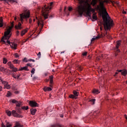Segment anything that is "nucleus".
<instances>
[{
    "mask_svg": "<svg viewBox=\"0 0 127 127\" xmlns=\"http://www.w3.org/2000/svg\"><path fill=\"white\" fill-rule=\"evenodd\" d=\"M29 105L31 106V107H38L39 105L35 101H29Z\"/></svg>",
    "mask_w": 127,
    "mask_h": 127,
    "instance_id": "f8f14e48",
    "label": "nucleus"
},
{
    "mask_svg": "<svg viewBox=\"0 0 127 127\" xmlns=\"http://www.w3.org/2000/svg\"><path fill=\"white\" fill-rule=\"evenodd\" d=\"M27 59L26 58H25L24 59H23V62H27Z\"/></svg>",
    "mask_w": 127,
    "mask_h": 127,
    "instance_id": "49530a36",
    "label": "nucleus"
},
{
    "mask_svg": "<svg viewBox=\"0 0 127 127\" xmlns=\"http://www.w3.org/2000/svg\"><path fill=\"white\" fill-rule=\"evenodd\" d=\"M2 26H3V21L2 18L1 17L0 18V27H2Z\"/></svg>",
    "mask_w": 127,
    "mask_h": 127,
    "instance_id": "b1692460",
    "label": "nucleus"
},
{
    "mask_svg": "<svg viewBox=\"0 0 127 127\" xmlns=\"http://www.w3.org/2000/svg\"><path fill=\"white\" fill-rule=\"evenodd\" d=\"M73 95L74 96V97H78V96H79V92L76 91V90H74L73 91Z\"/></svg>",
    "mask_w": 127,
    "mask_h": 127,
    "instance_id": "5701e85b",
    "label": "nucleus"
},
{
    "mask_svg": "<svg viewBox=\"0 0 127 127\" xmlns=\"http://www.w3.org/2000/svg\"><path fill=\"white\" fill-rule=\"evenodd\" d=\"M7 1H9L10 2H15V1L14 0H7Z\"/></svg>",
    "mask_w": 127,
    "mask_h": 127,
    "instance_id": "ea45409f",
    "label": "nucleus"
},
{
    "mask_svg": "<svg viewBox=\"0 0 127 127\" xmlns=\"http://www.w3.org/2000/svg\"><path fill=\"white\" fill-rule=\"evenodd\" d=\"M38 25L39 26V25H41V28L40 29V31L42 30V28H43V21H41V22L38 21Z\"/></svg>",
    "mask_w": 127,
    "mask_h": 127,
    "instance_id": "2eb2a0df",
    "label": "nucleus"
},
{
    "mask_svg": "<svg viewBox=\"0 0 127 127\" xmlns=\"http://www.w3.org/2000/svg\"><path fill=\"white\" fill-rule=\"evenodd\" d=\"M1 83L4 85L3 89H10V85H9L8 82L5 81L1 80Z\"/></svg>",
    "mask_w": 127,
    "mask_h": 127,
    "instance_id": "1a4fd4ad",
    "label": "nucleus"
},
{
    "mask_svg": "<svg viewBox=\"0 0 127 127\" xmlns=\"http://www.w3.org/2000/svg\"><path fill=\"white\" fill-rule=\"evenodd\" d=\"M33 21H34H34H35V19H33Z\"/></svg>",
    "mask_w": 127,
    "mask_h": 127,
    "instance_id": "774afa93",
    "label": "nucleus"
},
{
    "mask_svg": "<svg viewBox=\"0 0 127 127\" xmlns=\"http://www.w3.org/2000/svg\"><path fill=\"white\" fill-rule=\"evenodd\" d=\"M96 14V12H94V13H93L92 19L93 20H92V21H95V20H98V16H97Z\"/></svg>",
    "mask_w": 127,
    "mask_h": 127,
    "instance_id": "4468645a",
    "label": "nucleus"
},
{
    "mask_svg": "<svg viewBox=\"0 0 127 127\" xmlns=\"http://www.w3.org/2000/svg\"><path fill=\"white\" fill-rule=\"evenodd\" d=\"M121 44V41H117L116 42V47L114 48V50L115 52L116 56H117L118 53H120V52H121V51L119 49Z\"/></svg>",
    "mask_w": 127,
    "mask_h": 127,
    "instance_id": "423d86ee",
    "label": "nucleus"
},
{
    "mask_svg": "<svg viewBox=\"0 0 127 127\" xmlns=\"http://www.w3.org/2000/svg\"><path fill=\"white\" fill-rule=\"evenodd\" d=\"M6 114H7V116H8V117H10L11 116V112H10L9 110L6 111Z\"/></svg>",
    "mask_w": 127,
    "mask_h": 127,
    "instance_id": "bb28decb",
    "label": "nucleus"
},
{
    "mask_svg": "<svg viewBox=\"0 0 127 127\" xmlns=\"http://www.w3.org/2000/svg\"><path fill=\"white\" fill-rule=\"evenodd\" d=\"M53 78H54L53 75L50 76V84H52L53 83Z\"/></svg>",
    "mask_w": 127,
    "mask_h": 127,
    "instance_id": "a878e982",
    "label": "nucleus"
},
{
    "mask_svg": "<svg viewBox=\"0 0 127 127\" xmlns=\"http://www.w3.org/2000/svg\"><path fill=\"white\" fill-rule=\"evenodd\" d=\"M23 70H25V71H29L28 67L26 66L21 67L20 69H18V71H23Z\"/></svg>",
    "mask_w": 127,
    "mask_h": 127,
    "instance_id": "dca6fc26",
    "label": "nucleus"
},
{
    "mask_svg": "<svg viewBox=\"0 0 127 127\" xmlns=\"http://www.w3.org/2000/svg\"><path fill=\"white\" fill-rule=\"evenodd\" d=\"M15 109L16 112H17L18 114H21V111L22 110V108H20V107H16Z\"/></svg>",
    "mask_w": 127,
    "mask_h": 127,
    "instance_id": "aec40b11",
    "label": "nucleus"
},
{
    "mask_svg": "<svg viewBox=\"0 0 127 127\" xmlns=\"http://www.w3.org/2000/svg\"><path fill=\"white\" fill-rule=\"evenodd\" d=\"M1 127H6V126H5V125H3V123H2Z\"/></svg>",
    "mask_w": 127,
    "mask_h": 127,
    "instance_id": "3c124183",
    "label": "nucleus"
},
{
    "mask_svg": "<svg viewBox=\"0 0 127 127\" xmlns=\"http://www.w3.org/2000/svg\"><path fill=\"white\" fill-rule=\"evenodd\" d=\"M29 23H30V24H31V23H32V19L30 18L29 19Z\"/></svg>",
    "mask_w": 127,
    "mask_h": 127,
    "instance_id": "79ce46f5",
    "label": "nucleus"
},
{
    "mask_svg": "<svg viewBox=\"0 0 127 127\" xmlns=\"http://www.w3.org/2000/svg\"><path fill=\"white\" fill-rule=\"evenodd\" d=\"M22 110H25L27 111V110H28V106H23L22 107Z\"/></svg>",
    "mask_w": 127,
    "mask_h": 127,
    "instance_id": "473e14b6",
    "label": "nucleus"
},
{
    "mask_svg": "<svg viewBox=\"0 0 127 127\" xmlns=\"http://www.w3.org/2000/svg\"><path fill=\"white\" fill-rule=\"evenodd\" d=\"M14 56H15V57L16 58H18V57H19V56H18V54H17V53H15V54H14Z\"/></svg>",
    "mask_w": 127,
    "mask_h": 127,
    "instance_id": "4c0bfd02",
    "label": "nucleus"
},
{
    "mask_svg": "<svg viewBox=\"0 0 127 127\" xmlns=\"http://www.w3.org/2000/svg\"><path fill=\"white\" fill-rule=\"evenodd\" d=\"M28 61H30V62H35V60H33V59H30L28 60Z\"/></svg>",
    "mask_w": 127,
    "mask_h": 127,
    "instance_id": "a19ab883",
    "label": "nucleus"
},
{
    "mask_svg": "<svg viewBox=\"0 0 127 127\" xmlns=\"http://www.w3.org/2000/svg\"><path fill=\"white\" fill-rule=\"evenodd\" d=\"M106 34H104L102 33L101 35H98L95 38H92V39H91V42H93V41H95L96 39H100V38L104 37V36H106Z\"/></svg>",
    "mask_w": 127,
    "mask_h": 127,
    "instance_id": "6e6552de",
    "label": "nucleus"
},
{
    "mask_svg": "<svg viewBox=\"0 0 127 127\" xmlns=\"http://www.w3.org/2000/svg\"><path fill=\"white\" fill-rule=\"evenodd\" d=\"M0 71L3 72V71H5V68H4L3 66H0Z\"/></svg>",
    "mask_w": 127,
    "mask_h": 127,
    "instance_id": "2f4dec72",
    "label": "nucleus"
},
{
    "mask_svg": "<svg viewBox=\"0 0 127 127\" xmlns=\"http://www.w3.org/2000/svg\"><path fill=\"white\" fill-rule=\"evenodd\" d=\"M37 56H38V57H40V56H41V53L39 52L37 54Z\"/></svg>",
    "mask_w": 127,
    "mask_h": 127,
    "instance_id": "c03bdc74",
    "label": "nucleus"
},
{
    "mask_svg": "<svg viewBox=\"0 0 127 127\" xmlns=\"http://www.w3.org/2000/svg\"><path fill=\"white\" fill-rule=\"evenodd\" d=\"M14 20H16V17H15V18H14Z\"/></svg>",
    "mask_w": 127,
    "mask_h": 127,
    "instance_id": "338daca9",
    "label": "nucleus"
},
{
    "mask_svg": "<svg viewBox=\"0 0 127 127\" xmlns=\"http://www.w3.org/2000/svg\"><path fill=\"white\" fill-rule=\"evenodd\" d=\"M92 92L93 93V94H95V95H97V94H99V93H100L99 90L97 89H93Z\"/></svg>",
    "mask_w": 127,
    "mask_h": 127,
    "instance_id": "393cba45",
    "label": "nucleus"
},
{
    "mask_svg": "<svg viewBox=\"0 0 127 127\" xmlns=\"http://www.w3.org/2000/svg\"><path fill=\"white\" fill-rule=\"evenodd\" d=\"M11 113L13 117H15L16 118H22L21 115H19L18 113H16V111L15 110H12Z\"/></svg>",
    "mask_w": 127,
    "mask_h": 127,
    "instance_id": "9b49d317",
    "label": "nucleus"
},
{
    "mask_svg": "<svg viewBox=\"0 0 127 127\" xmlns=\"http://www.w3.org/2000/svg\"><path fill=\"white\" fill-rule=\"evenodd\" d=\"M30 17V12L29 10H25L23 13L20 14V21L23 23V19L27 20V18Z\"/></svg>",
    "mask_w": 127,
    "mask_h": 127,
    "instance_id": "39448f33",
    "label": "nucleus"
},
{
    "mask_svg": "<svg viewBox=\"0 0 127 127\" xmlns=\"http://www.w3.org/2000/svg\"><path fill=\"white\" fill-rule=\"evenodd\" d=\"M12 127V125L9 124V123L8 122L6 124V127Z\"/></svg>",
    "mask_w": 127,
    "mask_h": 127,
    "instance_id": "7c9ffc66",
    "label": "nucleus"
},
{
    "mask_svg": "<svg viewBox=\"0 0 127 127\" xmlns=\"http://www.w3.org/2000/svg\"><path fill=\"white\" fill-rule=\"evenodd\" d=\"M3 64H6V63H7V59H6V58H4L3 59Z\"/></svg>",
    "mask_w": 127,
    "mask_h": 127,
    "instance_id": "c85d7f7f",
    "label": "nucleus"
},
{
    "mask_svg": "<svg viewBox=\"0 0 127 127\" xmlns=\"http://www.w3.org/2000/svg\"><path fill=\"white\" fill-rule=\"evenodd\" d=\"M16 34H17V36L19 35V34H20V32H19V31H17V32H16Z\"/></svg>",
    "mask_w": 127,
    "mask_h": 127,
    "instance_id": "8fccbe9b",
    "label": "nucleus"
},
{
    "mask_svg": "<svg viewBox=\"0 0 127 127\" xmlns=\"http://www.w3.org/2000/svg\"><path fill=\"white\" fill-rule=\"evenodd\" d=\"M15 28L16 29L21 30L23 27L21 26V23L19 22L17 26H15Z\"/></svg>",
    "mask_w": 127,
    "mask_h": 127,
    "instance_id": "f3484780",
    "label": "nucleus"
},
{
    "mask_svg": "<svg viewBox=\"0 0 127 127\" xmlns=\"http://www.w3.org/2000/svg\"><path fill=\"white\" fill-rule=\"evenodd\" d=\"M14 127H17V126H16V124H15V126H14Z\"/></svg>",
    "mask_w": 127,
    "mask_h": 127,
    "instance_id": "69168bd1",
    "label": "nucleus"
},
{
    "mask_svg": "<svg viewBox=\"0 0 127 127\" xmlns=\"http://www.w3.org/2000/svg\"><path fill=\"white\" fill-rule=\"evenodd\" d=\"M16 79H18V78H19V77H20V74H18L17 75V76H16Z\"/></svg>",
    "mask_w": 127,
    "mask_h": 127,
    "instance_id": "09e8293b",
    "label": "nucleus"
},
{
    "mask_svg": "<svg viewBox=\"0 0 127 127\" xmlns=\"http://www.w3.org/2000/svg\"><path fill=\"white\" fill-rule=\"evenodd\" d=\"M88 102L92 103V105H95L96 99H89L88 100Z\"/></svg>",
    "mask_w": 127,
    "mask_h": 127,
    "instance_id": "412c9836",
    "label": "nucleus"
},
{
    "mask_svg": "<svg viewBox=\"0 0 127 127\" xmlns=\"http://www.w3.org/2000/svg\"><path fill=\"white\" fill-rule=\"evenodd\" d=\"M64 53H65V52L63 51V52H61V54H62Z\"/></svg>",
    "mask_w": 127,
    "mask_h": 127,
    "instance_id": "052dcab7",
    "label": "nucleus"
},
{
    "mask_svg": "<svg viewBox=\"0 0 127 127\" xmlns=\"http://www.w3.org/2000/svg\"><path fill=\"white\" fill-rule=\"evenodd\" d=\"M51 127H61V126L59 125H55L52 126Z\"/></svg>",
    "mask_w": 127,
    "mask_h": 127,
    "instance_id": "c9c22d12",
    "label": "nucleus"
},
{
    "mask_svg": "<svg viewBox=\"0 0 127 127\" xmlns=\"http://www.w3.org/2000/svg\"><path fill=\"white\" fill-rule=\"evenodd\" d=\"M87 53H87V52H83V53H82L83 56H87Z\"/></svg>",
    "mask_w": 127,
    "mask_h": 127,
    "instance_id": "e433bc0d",
    "label": "nucleus"
},
{
    "mask_svg": "<svg viewBox=\"0 0 127 127\" xmlns=\"http://www.w3.org/2000/svg\"><path fill=\"white\" fill-rule=\"evenodd\" d=\"M117 71L121 73V74L123 75V76H127V70L126 69L117 70Z\"/></svg>",
    "mask_w": 127,
    "mask_h": 127,
    "instance_id": "ddd939ff",
    "label": "nucleus"
},
{
    "mask_svg": "<svg viewBox=\"0 0 127 127\" xmlns=\"http://www.w3.org/2000/svg\"><path fill=\"white\" fill-rule=\"evenodd\" d=\"M12 103L13 104H16V106L17 108L21 107L22 102L20 101H17L15 99H13L12 100Z\"/></svg>",
    "mask_w": 127,
    "mask_h": 127,
    "instance_id": "9d476101",
    "label": "nucleus"
},
{
    "mask_svg": "<svg viewBox=\"0 0 127 127\" xmlns=\"http://www.w3.org/2000/svg\"><path fill=\"white\" fill-rule=\"evenodd\" d=\"M35 72V69L34 68H33L32 70L31 71V73H32V75H33Z\"/></svg>",
    "mask_w": 127,
    "mask_h": 127,
    "instance_id": "f704fd0d",
    "label": "nucleus"
},
{
    "mask_svg": "<svg viewBox=\"0 0 127 127\" xmlns=\"http://www.w3.org/2000/svg\"><path fill=\"white\" fill-rule=\"evenodd\" d=\"M43 90H44V92H47L49 91H51V90H52V89H51V88H50V87H47L46 86H45V87L43 88Z\"/></svg>",
    "mask_w": 127,
    "mask_h": 127,
    "instance_id": "6ab92c4d",
    "label": "nucleus"
},
{
    "mask_svg": "<svg viewBox=\"0 0 127 127\" xmlns=\"http://www.w3.org/2000/svg\"><path fill=\"white\" fill-rule=\"evenodd\" d=\"M64 11L65 12H66V6L64 7Z\"/></svg>",
    "mask_w": 127,
    "mask_h": 127,
    "instance_id": "13d9d810",
    "label": "nucleus"
},
{
    "mask_svg": "<svg viewBox=\"0 0 127 127\" xmlns=\"http://www.w3.org/2000/svg\"><path fill=\"white\" fill-rule=\"evenodd\" d=\"M8 66H9V68L12 69V72H17V68L14 67V65L11 64L10 62H9L7 63Z\"/></svg>",
    "mask_w": 127,
    "mask_h": 127,
    "instance_id": "0eeeda50",
    "label": "nucleus"
},
{
    "mask_svg": "<svg viewBox=\"0 0 127 127\" xmlns=\"http://www.w3.org/2000/svg\"><path fill=\"white\" fill-rule=\"evenodd\" d=\"M69 98H70V99H75V98H76V97H75V96L74 95L70 94L69 96Z\"/></svg>",
    "mask_w": 127,
    "mask_h": 127,
    "instance_id": "72a5a7b5",
    "label": "nucleus"
},
{
    "mask_svg": "<svg viewBox=\"0 0 127 127\" xmlns=\"http://www.w3.org/2000/svg\"><path fill=\"white\" fill-rule=\"evenodd\" d=\"M78 69L80 70V71H82L83 70V67L81 66H78Z\"/></svg>",
    "mask_w": 127,
    "mask_h": 127,
    "instance_id": "37998d69",
    "label": "nucleus"
},
{
    "mask_svg": "<svg viewBox=\"0 0 127 127\" xmlns=\"http://www.w3.org/2000/svg\"><path fill=\"white\" fill-rule=\"evenodd\" d=\"M0 82H1V81H2V79L1 78V77L0 76Z\"/></svg>",
    "mask_w": 127,
    "mask_h": 127,
    "instance_id": "bf43d9fd",
    "label": "nucleus"
},
{
    "mask_svg": "<svg viewBox=\"0 0 127 127\" xmlns=\"http://www.w3.org/2000/svg\"><path fill=\"white\" fill-rule=\"evenodd\" d=\"M68 10H69V11H71L72 10V7H69Z\"/></svg>",
    "mask_w": 127,
    "mask_h": 127,
    "instance_id": "de8ad7c7",
    "label": "nucleus"
},
{
    "mask_svg": "<svg viewBox=\"0 0 127 127\" xmlns=\"http://www.w3.org/2000/svg\"><path fill=\"white\" fill-rule=\"evenodd\" d=\"M27 66H29V67H31L32 66V64H27Z\"/></svg>",
    "mask_w": 127,
    "mask_h": 127,
    "instance_id": "a18cd8bd",
    "label": "nucleus"
},
{
    "mask_svg": "<svg viewBox=\"0 0 127 127\" xmlns=\"http://www.w3.org/2000/svg\"><path fill=\"white\" fill-rule=\"evenodd\" d=\"M7 95V97H10V96H11V93L8 91Z\"/></svg>",
    "mask_w": 127,
    "mask_h": 127,
    "instance_id": "58836bf2",
    "label": "nucleus"
},
{
    "mask_svg": "<svg viewBox=\"0 0 127 127\" xmlns=\"http://www.w3.org/2000/svg\"><path fill=\"white\" fill-rule=\"evenodd\" d=\"M37 111V110L36 109H31L30 112H31V115H32V116H34L35 115V113H36Z\"/></svg>",
    "mask_w": 127,
    "mask_h": 127,
    "instance_id": "a211bd4d",
    "label": "nucleus"
},
{
    "mask_svg": "<svg viewBox=\"0 0 127 127\" xmlns=\"http://www.w3.org/2000/svg\"><path fill=\"white\" fill-rule=\"evenodd\" d=\"M1 91H2V87L1 86H0V91L1 92Z\"/></svg>",
    "mask_w": 127,
    "mask_h": 127,
    "instance_id": "864d4df0",
    "label": "nucleus"
},
{
    "mask_svg": "<svg viewBox=\"0 0 127 127\" xmlns=\"http://www.w3.org/2000/svg\"><path fill=\"white\" fill-rule=\"evenodd\" d=\"M33 79V80H35V79H36V77H34Z\"/></svg>",
    "mask_w": 127,
    "mask_h": 127,
    "instance_id": "680f3d73",
    "label": "nucleus"
},
{
    "mask_svg": "<svg viewBox=\"0 0 127 127\" xmlns=\"http://www.w3.org/2000/svg\"><path fill=\"white\" fill-rule=\"evenodd\" d=\"M15 125L17 126V127H22V125H20V124L17 122H16Z\"/></svg>",
    "mask_w": 127,
    "mask_h": 127,
    "instance_id": "c756f323",
    "label": "nucleus"
},
{
    "mask_svg": "<svg viewBox=\"0 0 127 127\" xmlns=\"http://www.w3.org/2000/svg\"><path fill=\"white\" fill-rule=\"evenodd\" d=\"M13 63H14V64H18L20 63V61L17 60H14V61H13Z\"/></svg>",
    "mask_w": 127,
    "mask_h": 127,
    "instance_id": "cd10ccee",
    "label": "nucleus"
},
{
    "mask_svg": "<svg viewBox=\"0 0 127 127\" xmlns=\"http://www.w3.org/2000/svg\"><path fill=\"white\" fill-rule=\"evenodd\" d=\"M14 22H12L11 24V26L9 27L8 29L4 32V36L1 38V41L4 43V44H6V45H8V44L10 45V46L11 48L12 49H14L15 50H16L17 47V44H15L14 42H10L8 39L10 38V36H11V34H10V32H11V29L13 28Z\"/></svg>",
    "mask_w": 127,
    "mask_h": 127,
    "instance_id": "f03ea898",
    "label": "nucleus"
},
{
    "mask_svg": "<svg viewBox=\"0 0 127 127\" xmlns=\"http://www.w3.org/2000/svg\"><path fill=\"white\" fill-rule=\"evenodd\" d=\"M54 3L53 2H51L50 4L48 5H45L44 8H43V15L45 18V19H47L48 18V12L50 9H52L53 7Z\"/></svg>",
    "mask_w": 127,
    "mask_h": 127,
    "instance_id": "20e7f679",
    "label": "nucleus"
},
{
    "mask_svg": "<svg viewBox=\"0 0 127 127\" xmlns=\"http://www.w3.org/2000/svg\"><path fill=\"white\" fill-rule=\"evenodd\" d=\"M12 77L14 78V79H16V76H14V74L12 75Z\"/></svg>",
    "mask_w": 127,
    "mask_h": 127,
    "instance_id": "6e6d98bb",
    "label": "nucleus"
},
{
    "mask_svg": "<svg viewBox=\"0 0 127 127\" xmlns=\"http://www.w3.org/2000/svg\"><path fill=\"white\" fill-rule=\"evenodd\" d=\"M19 91H14V94H19Z\"/></svg>",
    "mask_w": 127,
    "mask_h": 127,
    "instance_id": "603ef678",
    "label": "nucleus"
},
{
    "mask_svg": "<svg viewBox=\"0 0 127 127\" xmlns=\"http://www.w3.org/2000/svg\"><path fill=\"white\" fill-rule=\"evenodd\" d=\"M26 32H27V30H26V29L23 30L22 31H21V36H23L24 35V34H25L26 33Z\"/></svg>",
    "mask_w": 127,
    "mask_h": 127,
    "instance_id": "4be33fe9",
    "label": "nucleus"
},
{
    "mask_svg": "<svg viewBox=\"0 0 127 127\" xmlns=\"http://www.w3.org/2000/svg\"><path fill=\"white\" fill-rule=\"evenodd\" d=\"M125 119H126V120H127V116L125 115Z\"/></svg>",
    "mask_w": 127,
    "mask_h": 127,
    "instance_id": "e2e57ef3",
    "label": "nucleus"
},
{
    "mask_svg": "<svg viewBox=\"0 0 127 127\" xmlns=\"http://www.w3.org/2000/svg\"><path fill=\"white\" fill-rule=\"evenodd\" d=\"M101 8L104 10L105 12V14L104 13V12H102L100 14V15H101L104 23V28L105 30V31H108V29L110 30L111 28H112V26H113V22H111V20H109L108 19V16H109V14L108 13V12H107V10L105 8V7H104V5L102 4L101 5Z\"/></svg>",
    "mask_w": 127,
    "mask_h": 127,
    "instance_id": "7ed1b4c3",
    "label": "nucleus"
},
{
    "mask_svg": "<svg viewBox=\"0 0 127 127\" xmlns=\"http://www.w3.org/2000/svg\"><path fill=\"white\" fill-rule=\"evenodd\" d=\"M60 117H61V118H63V117H64V116L61 115Z\"/></svg>",
    "mask_w": 127,
    "mask_h": 127,
    "instance_id": "0e129e2a",
    "label": "nucleus"
},
{
    "mask_svg": "<svg viewBox=\"0 0 127 127\" xmlns=\"http://www.w3.org/2000/svg\"><path fill=\"white\" fill-rule=\"evenodd\" d=\"M78 0L80 5L78 6L76 8V12L79 15L82 16L83 13L85 12L87 16L91 17L92 16V13L91 12L94 13L95 12V9L92 8V7H91V5L89 4H88L87 5L82 4L84 2L83 0Z\"/></svg>",
    "mask_w": 127,
    "mask_h": 127,
    "instance_id": "f257e3e1",
    "label": "nucleus"
},
{
    "mask_svg": "<svg viewBox=\"0 0 127 127\" xmlns=\"http://www.w3.org/2000/svg\"><path fill=\"white\" fill-rule=\"evenodd\" d=\"M118 74H119V72H116L115 73V74L114 75V76L116 77V76H117V75H118Z\"/></svg>",
    "mask_w": 127,
    "mask_h": 127,
    "instance_id": "5fc2aeb1",
    "label": "nucleus"
},
{
    "mask_svg": "<svg viewBox=\"0 0 127 127\" xmlns=\"http://www.w3.org/2000/svg\"><path fill=\"white\" fill-rule=\"evenodd\" d=\"M123 13L124 14H127V11H123Z\"/></svg>",
    "mask_w": 127,
    "mask_h": 127,
    "instance_id": "4d7b16f0",
    "label": "nucleus"
}]
</instances>
